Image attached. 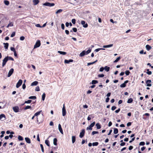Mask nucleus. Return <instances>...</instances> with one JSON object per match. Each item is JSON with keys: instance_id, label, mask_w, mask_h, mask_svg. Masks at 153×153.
<instances>
[{"instance_id": "obj_1", "label": "nucleus", "mask_w": 153, "mask_h": 153, "mask_svg": "<svg viewBox=\"0 0 153 153\" xmlns=\"http://www.w3.org/2000/svg\"><path fill=\"white\" fill-rule=\"evenodd\" d=\"M14 61V59L12 57L7 56L3 60L2 66L4 67L6 65L7 62L9 60Z\"/></svg>"}, {"instance_id": "obj_2", "label": "nucleus", "mask_w": 153, "mask_h": 153, "mask_svg": "<svg viewBox=\"0 0 153 153\" xmlns=\"http://www.w3.org/2000/svg\"><path fill=\"white\" fill-rule=\"evenodd\" d=\"M41 45L40 41L39 40H37L34 45V48H35L39 47Z\"/></svg>"}, {"instance_id": "obj_3", "label": "nucleus", "mask_w": 153, "mask_h": 153, "mask_svg": "<svg viewBox=\"0 0 153 153\" xmlns=\"http://www.w3.org/2000/svg\"><path fill=\"white\" fill-rule=\"evenodd\" d=\"M43 5L51 7L54 6L55 4L53 3H51L48 2H46L43 4Z\"/></svg>"}, {"instance_id": "obj_4", "label": "nucleus", "mask_w": 153, "mask_h": 153, "mask_svg": "<svg viewBox=\"0 0 153 153\" xmlns=\"http://www.w3.org/2000/svg\"><path fill=\"white\" fill-rule=\"evenodd\" d=\"M41 112H42V111H38V112H36V113H35L34 115V116L36 117L37 122L39 123H40V122H39V120H38V115H39L40 114Z\"/></svg>"}, {"instance_id": "obj_5", "label": "nucleus", "mask_w": 153, "mask_h": 153, "mask_svg": "<svg viewBox=\"0 0 153 153\" xmlns=\"http://www.w3.org/2000/svg\"><path fill=\"white\" fill-rule=\"evenodd\" d=\"M22 79H20L19 80L18 82L17 83L16 85V87L17 88H19L22 84Z\"/></svg>"}, {"instance_id": "obj_6", "label": "nucleus", "mask_w": 153, "mask_h": 153, "mask_svg": "<svg viewBox=\"0 0 153 153\" xmlns=\"http://www.w3.org/2000/svg\"><path fill=\"white\" fill-rule=\"evenodd\" d=\"M14 71V69L13 68H11L9 71L7 77H9L11 76V75L12 74Z\"/></svg>"}, {"instance_id": "obj_7", "label": "nucleus", "mask_w": 153, "mask_h": 153, "mask_svg": "<svg viewBox=\"0 0 153 153\" xmlns=\"http://www.w3.org/2000/svg\"><path fill=\"white\" fill-rule=\"evenodd\" d=\"M66 110L65 108V105H63V106L62 108V116H65L66 114Z\"/></svg>"}, {"instance_id": "obj_8", "label": "nucleus", "mask_w": 153, "mask_h": 153, "mask_svg": "<svg viewBox=\"0 0 153 153\" xmlns=\"http://www.w3.org/2000/svg\"><path fill=\"white\" fill-rule=\"evenodd\" d=\"M6 119L5 115L3 114H2L0 115V120L2 121H4Z\"/></svg>"}, {"instance_id": "obj_9", "label": "nucleus", "mask_w": 153, "mask_h": 153, "mask_svg": "<svg viewBox=\"0 0 153 153\" xmlns=\"http://www.w3.org/2000/svg\"><path fill=\"white\" fill-rule=\"evenodd\" d=\"M85 132V130L84 129L82 130V131L80 133L79 135V137L80 138H82L84 136Z\"/></svg>"}, {"instance_id": "obj_10", "label": "nucleus", "mask_w": 153, "mask_h": 153, "mask_svg": "<svg viewBox=\"0 0 153 153\" xmlns=\"http://www.w3.org/2000/svg\"><path fill=\"white\" fill-rule=\"evenodd\" d=\"M85 21L83 20H82L81 21V24L82 25H83V26L85 28L87 27H88V25L87 23H86Z\"/></svg>"}, {"instance_id": "obj_11", "label": "nucleus", "mask_w": 153, "mask_h": 153, "mask_svg": "<svg viewBox=\"0 0 153 153\" xmlns=\"http://www.w3.org/2000/svg\"><path fill=\"white\" fill-rule=\"evenodd\" d=\"M13 111L15 112H18L19 111V108L18 106H15L13 108Z\"/></svg>"}, {"instance_id": "obj_12", "label": "nucleus", "mask_w": 153, "mask_h": 153, "mask_svg": "<svg viewBox=\"0 0 153 153\" xmlns=\"http://www.w3.org/2000/svg\"><path fill=\"white\" fill-rule=\"evenodd\" d=\"M152 81L151 80H147L146 82V83L147 84L146 86L149 87L151 86H152V84L150 83Z\"/></svg>"}, {"instance_id": "obj_13", "label": "nucleus", "mask_w": 153, "mask_h": 153, "mask_svg": "<svg viewBox=\"0 0 153 153\" xmlns=\"http://www.w3.org/2000/svg\"><path fill=\"white\" fill-rule=\"evenodd\" d=\"M74 60L73 59H70L69 60L65 59L64 61V63L66 64H68L71 62H73Z\"/></svg>"}, {"instance_id": "obj_14", "label": "nucleus", "mask_w": 153, "mask_h": 153, "mask_svg": "<svg viewBox=\"0 0 153 153\" xmlns=\"http://www.w3.org/2000/svg\"><path fill=\"white\" fill-rule=\"evenodd\" d=\"M58 128H59V131L62 134H63V133L62 129V128L61 125L60 124H59Z\"/></svg>"}, {"instance_id": "obj_15", "label": "nucleus", "mask_w": 153, "mask_h": 153, "mask_svg": "<svg viewBox=\"0 0 153 153\" xmlns=\"http://www.w3.org/2000/svg\"><path fill=\"white\" fill-rule=\"evenodd\" d=\"M113 44H110L109 45H104L103 46V47L104 48H109V47H112L113 46Z\"/></svg>"}, {"instance_id": "obj_16", "label": "nucleus", "mask_w": 153, "mask_h": 153, "mask_svg": "<svg viewBox=\"0 0 153 153\" xmlns=\"http://www.w3.org/2000/svg\"><path fill=\"white\" fill-rule=\"evenodd\" d=\"M146 48L147 50L149 51L152 48V47L149 45H147L146 46Z\"/></svg>"}, {"instance_id": "obj_17", "label": "nucleus", "mask_w": 153, "mask_h": 153, "mask_svg": "<svg viewBox=\"0 0 153 153\" xmlns=\"http://www.w3.org/2000/svg\"><path fill=\"white\" fill-rule=\"evenodd\" d=\"M25 140L26 142L28 143H31V141L30 138L28 137H25Z\"/></svg>"}, {"instance_id": "obj_18", "label": "nucleus", "mask_w": 153, "mask_h": 153, "mask_svg": "<svg viewBox=\"0 0 153 153\" xmlns=\"http://www.w3.org/2000/svg\"><path fill=\"white\" fill-rule=\"evenodd\" d=\"M38 83V82L37 81H35L31 83V86H35L37 85Z\"/></svg>"}, {"instance_id": "obj_19", "label": "nucleus", "mask_w": 153, "mask_h": 153, "mask_svg": "<svg viewBox=\"0 0 153 153\" xmlns=\"http://www.w3.org/2000/svg\"><path fill=\"white\" fill-rule=\"evenodd\" d=\"M91 117L92 118H94V115L93 114H91L90 115H89L87 118V120H90L91 119Z\"/></svg>"}, {"instance_id": "obj_20", "label": "nucleus", "mask_w": 153, "mask_h": 153, "mask_svg": "<svg viewBox=\"0 0 153 153\" xmlns=\"http://www.w3.org/2000/svg\"><path fill=\"white\" fill-rule=\"evenodd\" d=\"M4 48L6 49H7L8 48L9 44L8 43H4Z\"/></svg>"}, {"instance_id": "obj_21", "label": "nucleus", "mask_w": 153, "mask_h": 153, "mask_svg": "<svg viewBox=\"0 0 153 153\" xmlns=\"http://www.w3.org/2000/svg\"><path fill=\"white\" fill-rule=\"evenodd\" d=\"M33 4L34 5H36L38 4L39 1V0H33Z\"/></svg>"}, {"instance_id": "obj_22", "label": "nucleus", "mask_w": 153, "mask_h": 153, "mask_svg": "<svg viewBox=\"0 0 153 153\" xmlns=\"http://www.w3.org/2000/svg\"><path fill=\"white\" fill-rule=\"evenodd\" d=\"M86 54L85 51H83L80 54V56H83Z\"/></svg>"}, {"instance_id": "obj_23", "label": "nucleus", "mask_w": 153, "mask_h": 153, "mask_svg": "<svg viewBox=\"0 0 153 153\" xmlns=\"http://www.w3.org/2000/svg\"><path fill=\"white\" fill-rule=\"evenodd\" d=\"M13 22H10L9 23L8 25L6 27L7 28H8L9 27H12L13 26Z\"/></svg>"}, {"instance_id": "obj_24", "label": "nucleus", "mask_w": 153, "mask_h": 153, "mask_svg": "<svg viewBox=\"0 0 153 153\" xmlns=\"http://www.w3.org/2000/svg\"><path fill=\"white\" fill-rule=\"evenodd\" d=\"M57 140L56 138H54L53 140V144H54V145H56V146L57 145Z\"/></svg>"}, {"instance_id": "obj_25", "label": "nucleus", "mask_w": 153, "mask_h": 153, "mask_svg": "<svg viewBox=\"0 0 153 153\" xmlns=\"http://www.w3.org/2000/svg\"><path fill=\"white\" fill-rule=\"evenodd\" d=\"M96 126L97 127V129H100L101 128V125L99 123H97L96 124Z\"/></svg>"}, {"instance_id": "obj_26", "label": "nucleus", "mask_w": 153, "mask_h": 153, "mask_svg": "<svg viewBox=\"0 0 153 153\" xmlns=\"http://www.w3.org/2000/svg\"><path fill=\"white\" fill-rule=\"evenodd\" d=\"M72 142L73 143L76 141V137L75 136H72Z\"/></svg>"}, {"instance_id": "obj_27", "label": "nucleus", "mask_w": 153, "mask_h": 153, "mask_svg": "<svg viewBox=\"0 0 153 153\" xmlns=\"http://www.w3.org/2000/svg\"><path fill=\"white\" fill-rule=\"evenodd\" d=\"M18 138L19 141L23 140L24 139L23 137L20 135H19L18 136Z\"/></svg>"}, {"instance_id": "obj_28", "label": "nucleus", "mask_w": 153, "mask_h": 153, "mask_svg": "<svg viewBox=\"0 0 153 153\" xmlns=\"http://www.w3.org/2000/svg\"><path fill=\"white\" fill-rule=\"evenodd\" d=\"M133 101V100L132 98H130L128 99L127 102V103H130L132 102Z\"/></svg>"}, {"instance_id": "obj_29", "label": "nucleus", "mask_w": 153, "mask_h": 153, "mask_svg": "<svg viewBox=\"0 0 153 153\" xmlns=\"http://www.w3.org/2000/svg\"><path fill=\"white\" fill-rule=\"evenodd\" d=\"M104 69L106 71L108 72L110 70V67H107V66H105L104 68Z\"/></svg>"}, {"instance_id": "obj_30", "label": "nucleus", "mask_w": 153, "mask_h": 153, "mask_svg": "<svg viewBox=\"0 0 153 153\" xmlns=\"http://www.w3.org/2000/svg\"><path fill=\"white\" fill-rule=\"evenodd\" d=\"M98 82V81L96 80H93L92 81L91 83L93 84H95Z\"/></svg>"}, {"instance_id": "obj_31", "label": "nucleus", "mask_w": 153, "mask_h": 153, "mask_svg": "<svg viewBox=\"0 0 153 153\" xmlns=\"http://www.w3.org/2000/svg\"><path fill=\"white\" fill-rule=\"evenodd\" d=\"M139 53L141 54H146V51L144 52V50H142L139 52Z\"/></svg>"}, {"instance_id": "obj_32", "label": "nucleus", "mask_w": 153, "mask_h": 153, "mask_svg": "<svg viewBox=\"0 0 153 153\" xmlns=\"http://www.w3.org/2000/svg\"><path fill=\"white\" fill-rule=\"evenodd\" d=\"M45 143L48 146H50V143H49V141L48 140H45Z\"/></svg>"}, {"instance_id": "obj_33", "label": "nucleus", "mask_w": 153, "mask_h": 153, "mask_svg": "<svg viewBox=\"0 0 153 153\" xmlns=\"http://www.w3.org/2000/svg\"><path fill=\"white\" fill-rule=\"evenodd\" d=\"M32 109L31 107L30 106L27 105L24 108V110H27V109Z\"/></svg>"}, {"instance_id": "obj_34", "label": "nucleus", "mask_w": 153, "mask_h": 153, "mask_svg": "<svg viewBox=\"0 0 153 153\" xmlns=\"http://www.w3.org/2000/svg\"><path fill=\"white\" fill-rule=\"evenodd\" d=\"M58 52L59 53H60V54H62L63 55H65L66 54V52H63V51H58Z\"/></svg>"}, {"instance_id": "obj_35", "label": "nucleus", "mask_w": 153, "mask_h": 153, "mask_svg": "<svg viewBox=\"0 0 153 153\" xmlns=\"http://www.w3.org/2000/svg\"><path fill=\"white\" fill-rule=\"evenodd\" d=\"M4 4L7 5H8L10 4L9 1L7 0L4 1Z\"/></svg>"}, {"instance_id": "obj_36", "label": "nucleus", "mask_w": 153, "mask_h": 153, "mask_svg": "<svg viewBox=\"0 0 153 153\" xmlns=\"http://www.w3.org/2000/svg\"><path fill=\"white\" fill-rule=\"evenodd\" d=\"M114 134H117L118 133V129L117 128H114Z\"/></svg>"}, {"instance_id": "obj_37", "label": "nucleus", "mask_w": 153, "mask_h": 153, "mask_svg": "<svg viewBox=\"0 0 153 153\" xmlns=\"http://www.w3.org/2000/svg\"><path fill=\"white\" fill-rule=\"evenodd\" d=\"M97 60H96L95 61L93 62L88 63L87 65L89 66V65H92V64L95 63V62H97Z\"/></svg>"}, {"instance_id": "obj_38", "label": "nucleus", "mask_w": 153, "mask_h": 153, "mask_svg": "<svg viewBox=\"0 0 153 153\" xmlns=\"http://www.w3.org/2000/svg\"><path fill=\"white\" fill-rule=\"evenodd\" d=\"M120 56L118 57L114 61V63L117 62H118L120 60Z\"/></svg>"}, {"instance_id": "obj_39", "label": "nucleus", "mask_w": 153, "mask_h": 153, "mask_svg": "<svg viewBox=\"0 0 153 153\" xmlns=\"http://www.w3.org/2000/svg\"><path fill=\"white\" fill-rule=\"evenodd\" d=\"M105 49L104 48H97V49H95V51L97 52H98L100 50H105Z\"/></svg>"}, {"instance_id": "obj_40", "label": "nucleus", "mask_w": 153, "mask_h": 153, "mask_svg": "<svg viewBox=\"0 0 153 153\" xmlns=\"http://www.w3.org/2000/svg\"><path fill=\"white\" fill-rule=\"evenodd\" d=\"M40 147L43 153L44 152V150L43 145L42 144H40Z\"/></svg>"}, {"instance_id": "obj_41", "label": "nucleus", "mask_w": 153, "mask_h": 153, "mask_svg": "<svg viewBox=\"0 0 153 153\" xmlns=\"http://www.w3.org/2000/svg\"><path fill=\"white\" fill-rule=\"evenodd\" d=\"M91 49L89 48V49L88 50L86 51H85L86 54H88L91 51Z\"/></svg>"}, {"instance_id": "obj_42", "label": "nucleus", "mask_w": 153, "mask_h": 153, "mask_svg": "<svg viewBox=\"0 0 153 153\" xmlns=\"http://www.w3.org/2000/svg\"><path fill=\"white\" fill-rule=\"evenodd\" d=\"M45 97V93H44L42 96V100H44Z\"/></svg>"}, {"instance_id": "obj_43", "label": "nucleus", "mask_w": 153, "mask_h": 153, "mask_svg": "<svg viewBox=\"0 0 153 153\" xmlns=\"http://www.w3.org/2000/svg\"><path fill=\"white\" fill-rule=\"evenodd\" d=\"M99 144V143L97 142H94L92 143V145L93 146H97Z\"/></svg>"}, {"instance_id": "obj_44", "label": "nucleus", "mask_w": 153, "mask_h": 153, "mask_svg": "<svg viewBox=\"0 0 153 153\" xmlns=\"http://www.w3.org/2000/svg\"><path fill=\"white\" fill-rule=\"evenodd\" d=\"M28 98L29 99H36V97L35 96H30Z\"/></svg>"}, {"instance_id": "obj_45", "label": "nucleus", "mask_w": 153, "mask_h": 153, "mask_svg": "<svg viewBox=\"0 0 153 153\" xmlns=\"http://www.w3.org/2000/svg\"><path fill=\"white\" fill-rule=\"evenodd\" d=\"M126 85L124 83L123 84H121L120 85V87L121 88H124V87H126Z\"/></svg>"}, {"instance_id": "obj_46", "label": "nucleus", "mask_w": 153, "mask_h": 153, "mask_svg": "<svg viewBox=\"0 0 153 153\" xmlns=\"http://www.w3.org/2000/svg\"><path fill=\"white\" fill-rule=\"evenodd\" d=\"M98 133L99 132L98 131H94L92 132L91 135H93L95 134H98Z\"/></svg>"}, {"instance_id": "obj_47", "label": "nucleus", "mask_w": 153, "mask_h": 153, "mask_svg": "<svg viewBox=\"0 0 153 153\" xmlns=\"http://www.w3.org/2000/svg\"><path fill=\"white\" fill-rule=\"evenodd\" d=\"M32 102L31 100H28L27 101H25L24 103H30Z\"/></svg>"}, {"instance_id": "obj_48", "label": "nucleus", "mask_w": 153, "mask_h": 153, "mask_svg": "<svg viewBox=\"0 0 153 153\" xmlns=\"http://www.w3.org/2000/svg\"><path fill=\"white\" fill-rule=\"evenodd\" d=\"M63 10L62 9H59L56 12V14H58L59 13H61L62 12Z\"/></svg>"}, {"instance_id": "obj_49", "label": "nucleus", "mask_w": 153, "mask_h": 153, "mask_svg": "<svg viewBox=\"0 0 153 153\" xmlns=\"http://www.w3.org/2000/svg\"><path fill=\"white\" fill-rule=\"evenodd\" d=\"M125 74L127 76L129 75L130 73V71L128 70H127L125 71Z\"/></svg>"}, {"instance_id": "obj_50", "label": "nucleus", "mask_w": 153, "mask_h": 153, "mask_svg": "<svg viewBox=\"0 0 153 153\" xmlns=\"http://www.w3.org/2000/svg\"><path fill=\"white\" fill-rule=\"evenodd\" d=\"M40 90V88L39 86H37L35 88V91H39Z\"/></svg>"}, {"instance_id": "obj_51", "label": "nucleus", "mask_w": 153, "mask_h": 153, "mask_svg": "<svg viewBox=\"0 0 153 153\" xmlns=\"http://www.w3.org/2000/svg\"><path fill=\"white\" fill-rule=\"evenodd\" d=\"M71 22L73 24H75L76 23L75 19H72V20H71Z\"/></svg>"}, {"instance_id": "obj_52", "label": "nucleus", "mask_w": 153, "mask_h": 153, "mask_svg": "<svg viewBox=\"0 0 153 153\" xmlns=\"http://www.w3.org/2000/svg\"><path fill=\"white\" fill-rule=\"evenodd\" d=\"M104 75L103 74H100L98 75V76L99 77H104Z\"/></svg>"}, {"instance_id": "obj_53", "label": "nucleus", "mask_w": 153, "mask_h": 153, "mask_svg": "<svg viewBox=\"0 0 153 153\" xmlns=\"http://www.w3.org/2000/svg\"><path fill=\"white\" fill-rule=\"evenodd\" d=\"M95 122H93L92 123H91L90 125V126H91V127H93L95 125Z\"/></svg>"}, {"instance_id": "obj_54", "label": "nucleus", "mask_w": 153, "mask_h": 153, "mask_svg": "<svg viewBox=\"0 0 153 153\" xmlns=\"http://www.w3.org/2000/svg\"><path fill=\"white\" fill-rule=\"evenodd\" d=\"M145 144V143L144 142H141L139 143V145L140 146H143Z\"/></svg>"}, {"instance_id": "obj_55", "label": "nucleus", "mask_w": 153, "mask_h": 153, "mask_svg": "<svg viewBox=\"0 0 153 153\" xmlns=\"http://www.w3.org/2000/svg\"><path fill=\"white\" fill-rule=\"evenodd\" d=\"M15 35V33L14 32H13L11 35L10 37H14Z\"/></svg>"}, {"instance_id": "obj_56", "label": "nucleus", "mask_w": 153, "mask_h": 153, "mask_svg": "<svg viewBox=\"0 0 153 153\" xmlns=\"http://www.w3.org/2000/svg\"><path fill=\"white\" fill-rule=\"evenodd\" d=\"M72 30L74 32H76L77 31V29L76 28L74 27L72 28Z\"/></svg>"}, {"instance_id": "obj_57", "label": "nucleus", "mask_w": 153, "mask_h": 153, "mask_svg": "<svg viewBox=\"0 0 153 153\" xmlns=\"http://www.w3.org/2000/svg\"><path fill=\"white\" fill-rule=\"evenodd\" d=\"M10 50L11 51H13V52L16 51L15 48L13 47H11Z\"/></svg>"}, {"instance_id": "obj_58", "label": "nucleus", "mask_w": 153, "mask_h": 153, "mask_svg": "<svg viewBox=\"0 0 153 153\" xmlns=\"http://www.w3.org/2000/svg\"><path fill=\"white\" fill-rule=\"evenodd\" d=\"M116 108V107L115 106H113L111 107V110L112 111L115 110Z\"/></svg>"}, {"instance_id": "obj_59", "label": "nucleus", "mask_w": 153, "mask_h": 153, "mask_svg": "<svg viewBox=\"0 0 153 153\" xmlns=\"http://www.w3.org/2000/svg\"><path fill=\"white\" fill-rule=\"evenodd\" d=\"M104 69V68L102 67L100 68V72L103 71Z\"/></svg>"}, {"instance_id": "obj_60", "label": "nucleus", "mask_w": 153, "mask_h": 153, "mask_svg": "<svg viewBox=\"0 0 153 153\" xmlns=\"http://www.w3.org/2000/svg\"><path fill=\"white\" fill-rule=\"evenodd\" d=\"M25 37L23 36H22L20 37V39L21 40H24Z\"/></svg>"}, {"instance_id": "obj_61", "label": "nucleus", "mask_w": 153, "mask_h": 153, "mask_svg": "<svg viewBox=\"0 0 153 153\" xmlns=\"http://www.w3.org/2000/svg\"><path fill=\"white\" fill-rule=\"evenodd\" d=\"M61 28L62 30H64L65 29V25L63 24H62L61 25Z\"/></svg>"}, {"instance_id": "obj_62", "label": "nucleus", "mask_w": 153, "mask_h": 153, "mask_svg": "<svg viewBox=\"0 0 153 153\" xmlns=\"http://www.w3.org/2000/svg\"><path fill=\"white\" fill-rule=\"evenodd\" d=\"M131 122H128L127 124V126H131Z\"/></svg>"}, {"instance_id": "obj_63", "label": "nucleus", "mask_w": 153, "mask_h": 153, "mask_svg": "<svg viewBox=\"0 0 153 153\" xmlns=\"http://www.w3.org/2000/svg\"><path fill=\"white\" fill-rule=\"evenodd\" d=\"M125 144L126 143L125 142H122L120 144V146H124L125 145Z\"/></svg>"}, {"instance_id": "obj_64", "label": "nucleus", "mask_w": 153, "mask_h": 153, "mask_svg": "<svg viewBox=\"0 0 153 153\" xmlns=\"http://www.w3.org/2000/svg\"><path fill=\"white\" fill-rule=\"evenodd\" d=\"M133 148V147L132 146H129L128 149L129 150H132Z\"/></svg>"}]
</instances>
